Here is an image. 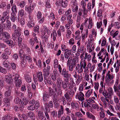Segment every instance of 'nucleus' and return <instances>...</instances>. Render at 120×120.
I'll list each match as a JSON object with an SVG mask.
<instances>
[{"mask_svg":"<svg viewBox=\"0 0 120 120\" xmlns=\"http://www.w3.org/2000/svg\"><path fill=\"white\" fill-rule=\"evenodd\" d=\"M48 94L49 96H52V101L56 100L58 98L57 96L56 93L50 87H48Z\"/></svg>","mask_w":120,"mask_h":120,"instance_id":"f257e3e1","label":"nucleus"},{"mask_svg":"<svg viewBox=\"0 0 120 120\" xmlns=\"http://www.w3.org/2000/svg\"><path fill=\"white\" fill-rule=\"evenodd\" d=\"M45 110L48 112H50V109L53 107V105L52 101H50L48 102H47L44 104Z\"/></svg>","mask_w":120,"mask_h":120,"instance_id":"f03ea898","label":"nucleus"},{"mask_svg":"<svg viewBox=\"0 0 120 120\" xmlns=\"http://www.w3.org/2000/svg\"><path fill=\"white\" fill-rule=\"evenodd\" d=\"M14 109L16 112L20 111L22 112L26 109V107L22 105L14 106Z\"/></svg>","mask_w":120,"mask_h":120,"instance_id":"7ed1b4c3","label":"nucleus"},{"mask_svg":"<svg viewBox=\"0 0 120 120\" xmlns=\"http://www.w3.org/2000/svg\"><path fill=\"white\" fill-rule=\"evenodd\" d=\"M78 59L77 58H75L72 59L71 63L69 65V70L70 71H73V68L76 66V60Z\"/></svg>","mask_w":120,"mask_h":120,"instance_id":"20e7f679","label":"nucleus"},{"mask_svg":"<svg viewBox=\"0 0 120 120\" xmlns=\"http://www.w3.org/2000/svg\"><path fill=\"white\" fill-rule=\"evenodd\" d=\"M60 74L63 77L66 78L65 80L67 82H68L69 81L68 71H67L65 68H63L62 69V72Z\"/></svg>","mask_w":120,"mask_h":120,"instance_id":"39448f33","label":"nucleus"},{"mask_svg":"<svg viewBox=\"0 0 120 120\" xmlns=\"http://www.w3.org/2000/svg\"><path fill=\"white\" fill-rule=\"evenodd\" d=\"M42 14L41 11H39L37 12L36 17L37 20L38 21L39 23H42L44 21V17L43 16L42 18Z\"/></svg>","mask_w":120,"mask_h":120,"instance_id":"423d86ee","label":"nucleus"},{"mask_svg":"<svg viewBox=\"0 0 120 120\" xmlns=\"http://www.w3.org/2000/svg\"><path fill=\"white\" fill-rule=\"evenodd\" d=\"M84 96L83 93L81 92H79L77 93L75 98L82 101L84 100Z\"/></svg>","mask_w":120,"mask_h":120,"instance_id":"0eeeda50","label":"nucleus"},{"mask_svg":"<svg viewBox=\"0 0 120 120\" xmlns=\"http://www.w3.org/2000/svg\"><path fill=\"white\" fill-rule=\"evenodd\" d=\"M42 101L44 104L49 101V96L46 92H44L42 98Z\"/></svg>","mask_w":120,"mask_h":120,"instance_id":"6e6552de","label":"nucleus"},{"mask_svg":"<svg viewBox=\"0 0 120 120\" xmlns=\"http://www.w3.org/2000/svg\"><path fill=\"white\" fill-rule=\"evenodd\" d=\"M12 98V96H11L8 98H6V99L4 101V106L6 108H8L10 106V100H11Z\"/></svg>","mask_w":120,"mask_h":120,"instance_id":"1a4fd4ad","label":"nucleus"},{"mask_svg":"<svg viewBox=\"0 0 120 120\" xmlns=\"http://www.w3.org/2000/svg\"><path fill=\"white\" fill-rule=\"evenodd\" d=\"M36 77L38 78V82H42L43 80V79L42 72L40 71L38 72L36 74Z\"/></svg>","mask_w":120,"mask_h":120,"instance_id":"9d476101","label":"nucleus"},{"mask_svg":"<svg viewBox=\"0 0 120 120\" xmlns=\"http://www.w3.org/2000/svg\"><path fill=\"white\" fill-rule=\"evenodd\" d=\"M86 2L84 0H82L81 2V5L82 6V8L83 9L84 15L87 14L88 11L86 8Z\"/></svg>","mask_w":120,"mask_h":120,"instance_id":"9b49d317","label":"nucleus"},{"mask_svg":"<svg viewBox=\"0 0 120 120\" xmlns=\"http://www.w3.org/2000/svg\"><path fill=\"white\" fill-rule=\"evenodd\" d=\"M10 76L12 79V81L14 82L20 78H19V75L18 74L10 75Z\"/></svg>","mask_w":120,"mask_h":120,"instance_id":"f8f14e48","label":"nucleus"},{"mask_svg":"<svg viewBox=\"0 0 120 120\" xmlns=\"http://www.w3.org/2000/svg\"><path fill=\"white\" fill-rule=\"evenodd\" d=\"M20 66L22 68L25 67L26 65V61L24 57L20 58Z\"/></svg>","mask_w":120,"mask_h":120,"instance_id":"ddd939ff","label":"nucleus"},{"mask_svg":"<svg viewBox=\"0 0 120 120\" xmlns=\"http://www.w3.org/2000/svg\"><path fill=\"white\" fill-rule=\"evenodd\" d=\"M5 80L7 83L9 84H11L13 82L10 75L9 76L6 75L5 76Z\"/></svg>","mask_w":120,"mask_h":120,"instance_id":"4468645a","label":"nucleus"},{"mask_svg":"<svg viewBox=\"0 0 120 120\" xmlns=\"http://www.w3.org/2000/svg\"><path fill=\"white\" fill-rule=\"evenodd\" d=\"M27 117H29L32 120L35 119V114L33 112L30 111L26 113Z\"/></svg>","mask_w":120,"mask_h":120,"instance_id":"2eb2a0df","label":"nucleus"},{"mask_svg":"<svg viewBox=\"0 0 120 120\" xmlns=\"http://www.w3.org/2000/svg\"><path fill=\"white\" fill-rule=\"evenodd\" d=\"M53 87L55 90L56 92H57L58 90L60 91L61 90V85L56 84L53 83Z\"/></svg>","mask_w":120,"mask_h":120,"instance_id":"dca6fc26","label":"nucleus"},{"mask_svg":"<svg viewBox=\"0 0 120 120\" xmlns=\"http://www.w3.org/2000/svg\"><path fill=\"white\" fill-rule=\"evenodd\" d=\"M4 30H7L6 25L5 24H2L0 25V34L2 35Z\"/></svg>","mask_w":120,"mask_h":120,"instance_id":"f3484780","label":"nucleus"},{"mask_svg":"<svg viewBox=\"0 0 120 120\" xmlns=\"http://www.w3.org/2000/svg\"><path fill=\"white\" fill-rule=\"evenodd\" d=\"M11 115L9 114H7L5 116L2 117V120H7L12 119L13 118V117L11 116Z\"/></svg>","mask_w":120,"mask_h":120,"instance_id":"a211bd4d","label":"nucleus"},{"mask_svg":"<svg viewBox=\"0 0 120 120\" xmlns=\"http://www.w3.org/2000/svg\"><path fill=\"white\" fill-rule=\"evenodd\" d=\"M14 82L15 86L17 87H20L22 85V82L20 78Z\"/></svg>","mask_w":120,"mask_h":120,"instance_id":"6ab92c4d","label":"nucleus"},{"mask_svg":"<svg viewBox=\"0 0 120 120\" xmlns=\"http://www.w3.org/2000/svg\"><path fill=\"white\" fill-rule=\"evenodd\" d=\"M35 25V23L34 21L33 20L29 21L27 24V26L31 28L33 27Z\"/></svg>","mask_w":120,"mask_h":120,"instance_id":"aec40b11","label":"nucleus"},{"mask_svg":"<svg viewBox=\"0 0 120 120\" xmlns=\"http://www.w3.org/2000/svg\"><path fill=\"white\" fill-rule=\"evenodd\" d=\"M57 74V71L56 69H54L51 78L54 81L56 79V75Z\"/></svg>","mask_w":120,"mask_h":120,"instance_id":"412c9836","label":"nucleus"},{"mask_svg":"<svg viewBox=\"0 0 120 120\" xmlns=\"http://www.w3.org/2000/svg\"><path fill=\"white\" fill-rule=\"evenodd\" d=\"M24 58L26 59V60L28 61L29 63H31L32 62V58L28 54H25Z\"/></svg>","mask_w":120,"mask_h":120,"instance_id":"4be33fe9","label":"nucleus"},{"mask_svg":"<svg viewBox=\"0 0 120 120\" xmlns=\"http://www.w3.org/2000/svg\"><path fill=\"white\" fill-rule=\"evenodd\" d=\"M64 113V107L63 106L61 105L60 107V109L58 112V118H60L61 115H62Z\"/></svg>","mask_w":120,"mask_h":120,"instance_id":"5701e85b","label":"nucleus"},{"mask_svg":"<svg viewBox=\"0 0 120 120\" xmlns=\"http://www.w3.org/2000/svg\"><path fill=\"white\" fill-rule=\"evenodd\" d=\"M14 101L15 104L17 105H21L22 103L21 99L17 97L14 99Z\"/></svg>","mask_w":120,"mask_h":120,"instance_id":"b1692460","label":"nucleus"},{"mask_svg":"<svg viewBox=\"0 0 120 120\" xmlns=\"http://www.w3.org/2000/svg\"><path fill=\"white\" fill-rule=\"evenodd\" d=\"M12 91L11 90L8 89L5 91L4 93V96L6 97H9L11 96V93Z\"/></svg>","mask_w":120,"mask_h":120,"instance_id":"393cba45","label":"nucleus"},{"mask_svg":"<svg viewBox=\"0 0 120 120\" xmlns=\"http://www.w3.org/2000/svg\"><path fill=\"white\" fill-rule=\"evenodd\" d=\"M38 119L40 120H46V119L44 116L43 115L42 112H39L38 114Z\"/></svg>","mask_w":120,"mask_h":120,"instance_id":"a878e982","label":"nucleus"},{"mask_svg":"<svg viewBox=\"0 0 120 120\" xmlns=\"http://www.w3.org/2000/svg\"><path fill=\"white\" fill-rule=\"evenodd\" d=\"M61 4L62 6L64 8H66L68 5V0H61Z\"/></svg>","mask_w":120,"mask_h":120,"instance_id":"bb28decb","label":"nucleus"},{"mask_svg":"<svg viewBox=\"0 0 120 120\" xmlns=\"http://www.w3.org/2000/svg\"><path fill=\"white\" fill-rule=\"evenodd\" d=\"M10 18L12 21L13 22H14L15 20H16L17 19V17L15 13H11Z\"/></svg>","mask_w":120,"mask_h":120,"instance_id":"cd10ccee","label":"nucleus"},{"mask_svg":"<svg viewBox=\"0 0 120 120\" xmlns=\"http://www.w3.org/2000/svg\"><path fill=\"white\" fill-rule=\"evenodd\" d=\"M87 118L90 119H92L93 120L95 119V118L94 116L89 112H87L86 113Z\"/></svg>","mask_w":120,"mask_h":120,"instance_id":"c85d7f7f","label":"nucleus"},{"mask_svg":"<svg viewBox=\"0 0 120 120\" xmlns=\"http://www.w3.org/2000/svg\"><path fill=\"white\" fill-rule=\"evenodd\" d=\"M26 81L28 83H30L31 81V78L30 76L28 74H26L24 76Z\"/></svg>","mask_w":120,"mask_h":120,"instance_id":"c756f323","label":"nucleus"},{"mask_svg":"<svg viewBox=\"0 0 120 120\" xmlns=\"http://www.w3.org/2000/svg\"><path fill=\"white\" fill-rule=\"evenodd\" d=\"M18 54L20 58L24 57L26 54H24V51L22 49H20L18 52Z\"/></svg>","mask_w":120,"mask_h":120,"instance_id":"7c9ffc66","label":"nucleus"},{"mask_svg":"<svg viewBox=\"0 0 120 120\" xmlns=\"http://www.w3.org/2000/svg\"><path fill=\"white\" fill-rule=\"evenodd\" d=\"M7 24L6 25V27L7 30H11V24L10 21L7 20Z\"/></svg>","mask_w":120,"mask_h":120,"instance_id":"2f4dec72","label":"nucleus"},{"mask_svg":"<svg viewBox=\"0 0 120 120\" xmlns=\"http://www.w3.org/2000/svg\"><path fill=\"white\" fill-rule=\"evenodd\" d=\"M11 10L12 13H16L17 12V9L16 5L14 4L11 6Z\"/></svg>","mask_w":120,"mask_h":120,"instance_id":"473e14b6","label":"nucleus"},{"mask_svg":"<svg viewBox=\"0 0 120 120\" xmlns=\"http://www.w3.org/2000/svg\"><path fill=\"white\" fill-rule=\"evenodd\" d=\"M28 101L29 100L28 98H24L22 99V103L21 105H22L24 107H25V106L27 105Z\"/></svg>","mask_w":120,"mask_h":120,"instance_id":"72a5a7b5","label":"nucleus"},{"mask_svg":"<svg viewBox=\"0 0 120 120\" xmlns=\"http://www.w3.org/2000/svg\"><path fill=\"white\" fill-rule=\"evenodd\" d=\"M119 32L118 30H117L115 32V31L112 30L110 32V34L111 35L113 36L112 38H114L118 34Z\"/></svg>","mask_w":120,"mask_h":120,"instance_id":"f704fd0d","label":"nucleus"},{"mask_svg":"<svg viewBox=\"0 0 120 120\" xmlns=\"http://www.w3.org/2000/svg\"><path fill=\"white\" fill-rule=\"evenodd\" d=\"M11 69V68L13 70H15L17 68V64L13 62H12L10 63Z\"/></svg>","mask_w":120,"mask_h":120,"instance_id":"c9c22d12","label":"nucleus"},{"mask_svg":"<svg viewBox=\"0 0 120 120\" xmlns=\"http://www.w3.org/2000/svg\"><path fill=\"white\" fill-rule=\"evenodd\" d=\"M33 0H32L31 2H30V1H28L29 3L30 4L29 6L30 8H31V10H33L36 6V3H32Z\"/></svg>","mask_w":120,"mask_h":120,"instance_id":"e433bc0d","label":"nucleus"},{"mask_svg":"<svg viewBox=\"0 0 120 120\" xmlns=\"http://www.w3.org/2000/svg\"><path fill=\"white\" fill-rule=\"evenodd\" d=\"M64 96L68 101L70 102L71 100V97L68 94V92H66L64 94Z\"/></svg>","mask_w":120,"mask_h":120,"instance_id":"4c0bfd02","label":"nucleus"},{"mask_svg":"<svg viewBox=\"0 0 120 120\" xmlns=\"http://www.w3.org/2000/svg\"><path fill=\"white\" fill-rule=\"evenodd\" d=\"M7 61H5L3 63V65L4 67L5 68L7 69L8 70H10L11 69V67L9 64L7 63Z\"/></svg>","mask_w":120,"mask_h":120,"instance_id":"58836bf2","label":"nucleus"},{"mask_svg":"<svg viewBox=\"0 0 120 120\" xmlns=\"http://www.w3.org/2000/svg\"><path fill=\"white\" fill-rule=\"evenodd\" d=\"M113 89L114 92L116 93L118 92V91H120V84H119V85L118 86L114 85Z\"/></svg>","mask_w":120,"mask_h":120,"instance_id":"ea45409f","label":"nucleus"},{"mask_svg":"<svg viewBox=\"0 0 120 120\" xmlns=\"http://www.w3.org/2000/svg\"><path fill=\"white\" fill-rule=\"evenodd\" d=\"M26 3L24 1L20 2L19 3L17 4L18 6H19L21 8H23L26 4Z\"/></svg>","mask_w":120,"mask_h":120,"instance_id":"a19ab883","label":"nucleus"},{"mask_svg":"<svg viewBox=\"0 0 120 120\" xmlns=\"http://www.w3.org/2000/svg\"><path fill=\"white\" fill-rule=\"evenodd\" d=\"M68 82H66L65 81V82H62V86L63 88L65 89L66 91L68 89V87L67 86V84L68 83Z\"/></svg>","mask_w":120,"mask_h":120,"instance_id":"79ce46f5","label":"nucleus"},{"mask_svg":"<svg viewBox=\"0 0 120 120\" xmlns=\"http://www.w3.org/2000/svg\"><path fill=\"white\" fill-rule=\"evenodd\" d=\"M25 10L28 13V14L32 13V11H33V10H31V8L29 6H26L25 8Z\"/></svg>","mask_w":120,"mask_h":120,"instance_id":"37998d69","label":"nucleus"},{"mask_svg":"<svg viewBox=\"0 0 120 120\" xmlns=\"http://www.w3.org/2000/svg\"><path fill=\"white\" fill-rule=\"evenodd\" d=\"M93 91V90L92 89H90L88 90L85 94V96L87 97H88L90 96L91 94Z\"/></svg>","mask_w":120,"mask_h":120,"instance_id":"c03bdc74","label":"nucleus"},{"mask_svg":"<svg viewBox=\"0 0 120 120\" xmlns=\"http://www.w3.org/2000/svg\"><path fill=\"white\" fill-rule=\"evenodd\" d=\"M27 88V86L25 84H24L21 86L20 89L22 91L25 92L26 91Z\"/></svg>","mask_w":120,"mask_h":120,"instance_id":"a18cd8bd","label":"nucleus"},{"mask_svg":"<svg viewBox=\"0 0 120 120\" xmlns=\"http://www.w3.org/2000/svg\"><path fill=\"white\" fill-rule=\"evenodd\" d=\"M51 116L54 118H56L57 116V111L54 110L52 111L51 113Z\"/></svg>","mask_w":120,"mask_h":120,"instance_id":"49530a36","label":"nucleus"},{"mask_svg":"<svg viewBox=\"0 0 120 120\" xmlns=\"http://www.w3.org/2000/svg\"><path fill=\"white\" fill-rule=\"evenodd\" d=\"M43 29L44 31L45 32H46L48 34H50L51 32L50 30L48 29L47 26L45 25L43 26Z\"/></svg>","mask_w":120,"mask_h":120,"instance_id":"de8ad7c7","label":"nucleus"},{"mask_svg":"<svg viewBox=\"0 0 120 120\" xmlns=\"http://www.w3.org/2000/svg\"><path fill=\"white\" fill-rule=\"evenodd\" d=\"M89 23L88 26V28L89 29H91L92 28V26L94 25V23L92 22V19H89Z\"/></svg>","mask_w":120,"mask_h":120,"instance_id":"09e8293b","label":"nucleus"},{"mask_svg":"<svg viewBox=\"0 0 120 120\" xmlns=\"http://www.w3.org/2000/svg\"><path fill=\"white\" fill-rule=\"evenodd\" d=\"M24 14V11L22 9L19 10L18 11V14L19 16L22 17H23Z\"/></svg>","mask_w":120,"mask_h":120,"instance_id":"8fccbe9b","label":"nucleus"},{"mask_svg":"<svg viewBox=\"0 0 120 120\" xmlns=\"http://www.w3.org/2000/svg\"><path fill=\"white\" fill-rule=\"evenodd\" d=\"M120 24V22H115L113 24V26H114L115 28L119 29L120 28V26H119Z\"/></svg>","mask_w":120,"mask_h":120,"instance_id":"3c124183","label":"nucleus"},{"mask_svg":"<svg viewBox=\"0 0 120 120\" xmlns=\"http://www.w3.org/2000/svg\"><path fill=\"white\" fill-rule=\"evenodd\" d=\"M0 72L3 74H6L7 72L6 69L0 66Z\"/></svg>","mask_w":120,"mask_h":120,"instance_id":"603ef678","label":"nucleus"},{"mask_svg":"<svg viewBox=\"0 0 120 120\" xmlns=\"http://www.w3.org/2000/svg\"><path fill=\"white\" fill-rule=\"evenodd\" d=\"M57 82L56 84L62 85V82H64L63 81L62 79L59 77H58L56 79Z\"/></svg>","mask_w":120,"mask_h":120,"instance_id":"864d4df0","label":"nucleus"},{"mask_svg":"<svg viewBox=\"0 0 120 120\" xmlns=\"http://www.w3.org/2000/svg\"><path fill=\"white\" fill-rule=\"evenodd\" d=\"M2 34L4 38H9L10 37V34L7 32H3Z\"/></svg>","mask_w":120,"mask_h":120,"instance_id":"5fc2aeb1","label":"nucleus"},{"mask_svg":"<svg viewBox=\"0 0 120 120\" xmlns=\"http://www.w3.org/2000/svg\"><path fill=\"white\" fill-rule=\"evenodd\" d=\"M4 52V53H5L8 55H10L11 52V50L8 48H6L5 49Z\"/></svg>","mask_w":120,"mask_h":120,"instance_id":"6e6d98bb","label":"nucleus"},{"mask_svg":"<svg viewBox=\"0 0 120 120\" xmlns=\"http://www.w3.org/2000/svg\"><path fill=\"white\" fill-rule=\"evenodd\" d=\"M27 109L28 110L33 111L35 109L34 105H30L27 107Z\"/></svg>","mask_w":120,"mask_h":120,"instance_id":"4d7b16f0","label":"nucleus"},{"mask_svg":"<svg viewBox=\"0 0 120 120\" xmlns=\"http://www.w3.org/2000/svg\"><path fill=\"white\" fill-rule=\"evenodd\" d=\"M72 11L73 12L76 13L78 11V6H76L71 7Z\"/></svg>","mask_w":120,"mask_h":120,"instance_id":"13d9d810","label":"nucleus"},{"mask_svg":"<svg viewBox=\"0 0 120 120\" xmlns=\"http://www.w3.org/2000/svg\"><path fill=\"white\" fill-rule=\"evenodd\" d=\"M49 0H48L45 3V7L47 8H51V6L50 4L49 3Z\"/></svg>","mask_w":120,"mask_h":120,"instance_id":"bf43d9fd","label":"nucleus"},{"mask_svg":"<svg viewBox=\"0 0 120 120\" xmlns=\"http://www.w3.org/2000/svg\"><path fill=\"white\" fill-rule=\"evenodd\" d=\"M49 75H46L45 74H43V76L44 77V81L45 83H47V81L49 79L48 78Z\"/></svg>","mask_w":120,"mask_h":120,"instance_id":"052dcab7","label":"nucleus"},{"mask_svg":"<svg viewBox=\"0 0 120 120\" xmlns=\"http://www.w3.org/2000/svg\"><path fill=\"white\" fill-rule=\"evenodd\" d=\"M35 105H34L35 109H38L40 106L39 103V101L37 100L36 101Z\"/></svg>","mask_w":120,"mask_h":120,"instance_id":"680f3d73","label":"nucleus"},{"mask_svg":"<svg viewBox=\"0 0 120 120\" xmlns=\"http://www.w3.org/2000/svg\"><path fill=\"white\" fill-rule=\"evenodd\" d=\"M1 57L4 60H7L8 58V55L4 53L2 55Z\"/></svg>","mask_w":120,"mask_h":120,"instance_id":"e2e57ef3","label":"nucleus"},{"mask_svg":"<svg viewBox=\"0 0 120 120\" xmlns=\"http://www.w3.org/2000/svg\"><path fill=\"white\" fill-rule=\"evenodd\" d=\"M84 31L85 33L84 34H82V38H86L87 37V35L88 34V30L87 29L84 30Z\"/></svg>","mask_w":120,"mask_h":120,"instance_id":"0e129e2a","label":"nucleus"},{"mask_svg":"<svg viewBox=\"0 0 120 120\" xmlns=\"http://www.w3.org/2000/svg\"><path fill=\"white\" fill-rule=\"evenodd\" d=\"M34 31L35 33H39V27L38 26H36L34 29Z\"/></svg>","mask_w":120,"mask_h":120,"instance_id":"69168bd1","label":"nucleus"},{"mask_svg":"<svg viewBox=\"0 0 120 120\" xmlns=\"http://www.w3.org/2000/svg\"><path fill=\"white\" fill-rule=\"evenodd\" d=\"M71 50L69 49H66L65 50V53L68 54V56H70L71 54Z\"/></svg>","mask_w":120,"mask_h":120,"instance_id":"338daca9","label":"nucleus"},{"mask_svg":"<svg viewBox=\"0 0 120 120\" xmlns=\"http://www.w3.org/2000/svg\"><path fill=\"white\" fill-rule=\"evenodd\" d=\"M64 11H65L64 9L60 8L58 11V13L59 15H61L63 14Z\"/></svg>","mask_w":120,"mask_h":120,"instance_id":"774afa93","label":"nucleus"}]
</instances>
